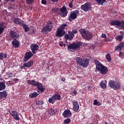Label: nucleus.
Returning a JSON list of instances; mask_svg holds the SVG:
<instances>
[{"instance_id":"obj_1","label":"nucleus","mask_w":124,"mask_h":124,"mask_svg":"<svg viewBox=\"0 0 124 124\" xmlns=\"http://www.w3.org/2000/svg\"><path fill=\"white\" fill-rule=\"evenodd\" d=\"M94 62L96 65L95 71H100L101 74L105 75L108 72V68L106 66L103 65L99 61L94 60Z\"/></svg>"},{"instance_id":"obj_2","label":"nucleus","mask_w":124,"mask_h":124,"mask_svg":"<svg viewBox=\"0 0 124 124\" xmlns=\"http://www.w3.org/2000/svg\"><path fill=\"white\" fill-rule=\"evenodd\" d=\"M78 31L82 38L85 40H91L93 38V34L85 29H80Z\"/></svg>"},{"instance_id":"obj_3","label":"nucleus","mask_w":124,"mask_h":124,"mask_svg":"<svg viewBox=\"0 0 124 124\" xmlns=\"http://www.w3.org/2000/svg\"><path fill=\"white\" fill-rule=\"evenodd\" d=\"M83 45V43L82 42H78V43H73L72 44H70L69 46H68V50L69 51H71V49L72 50H75V51H77V50H79L80 48V46Z\"/></svg>"},{"instance_id":"obj_4","label":"nucleus","mask_w":124,"mask_h":124,"mask_svg":"<svg viewBox=\"0 0 124 124\" xmlns=\"http://www.w3.org/2000/svg\"><path fill=\"white\" fill-rule=\"evenodd\" d=\"M46 25L45 27L42 29V32L44 33H47V31H51L52 29H53V22L51 20H49L46 22Z\"/></svg>"},{"instance_id":"obj_5","label":"nucleus","mask_w":124,"mask_h":124,"mask_svg":"<svg viewBox=\"0 0 124 124\" xmlns=\"http://www.w3.org/2000/svg\"><path fill=\"white\" fill-rule=\"evenodd\" d=\"M108 86L109 87H110L111 89H113V90H115V91H118V90L121 89V85L120 83L112 80H109L108 82Z\"/></svg>"},{"instance_id":"obj_6","label":"nucleus","mask_w":124,"mask_h":124,"mask_svg":"<svg viewBox=\"0 0 124 124\" xmlns=\"http://www.w3.org/2000/svg\"><path fill=\"white\" fill-rule=\"evenodd\" d=\"M78 13L79 11L78 10H76L71 12L70 16L68 17V20L69 22H72V20H75V19L77 18Z\"/></svg>"},{"instance_id":"obj_7","label":"nucleus","mask_w":124,"mask_h":124,"mask_svg":"<svg viewBox=\"0 0 124 124\" xmlns=\"http://www.w3.org/2000/svg\"><path fill=\"white\" fill-rule=\"evenodd\" d=\"M81 9L84 12H88L92 9V5L90 3H85L84 4L81 6Z\"/></svg>"},{"instance_id":"obj_8","label":"nucleus","mask_w":124,"mask_h":124,"mask_svg":"<svg viewBox=\"0 0 124 124\" xmlns=\"http://www.w3.org/2000/svg\"><path fill=\"white\" fill-rule=\"evenodd\" d=\"M36 87L38 89L37 93H38L42 94L45 92V87H44L42 83L39 82V83H37V85Z\"/></svg>"},{"instance_id":"obj_9","label":"nucleus","mask_w":124,"mask_h":124,"mask_svg":"<svg viewBox=\"0 0 124 124\" xmlns=\"http://www.w3.org/2000/svg\"><path fill=\"white\" fill-rule=\"evenodd\" d=\"M30 48L31 50L32 53L35 55L36 53H37V51H38V49H39V46L36 44H32Z\"/></svg>"},{"instance_id":"obj_10","label":"nucleus","mask_w":124,"mask_h":124,"mask_svg":"<svg viewBox=\"0 0 124 124\" xmlns=\"http://www.w3.org/2000/svg\"><path fill=\"white\" fill-rule=\"evenodd\" d=\"M64 34H65V31L62 30V29L61 28H58L56 31L55 36H56V37H62Z\"/></svg>"},{"instance_id":"obj_11","label":"nucleus","mask_w":124,"mask_h":124,"mask_svg":"<svg viewBox=\"0 0 124 124\" xmlns=\"http://www.w3.org/2000/svg\"><path fill=\"white\" fill-rule=\"evenodd\" d=\"M32 56H33V54L32 52H27L24 55L23 62H28V61H29Z\"/></svg>"},{"instance_id":"obj_12","label":"nucleus","mask_w":124,"mask_h":124,"mask_svg":"<svg viewBox=\"0 0 124 124\" xmlns=\"http://www.w3.org/2000/svg\"><path fill=\"white\" fill-rule=\"evenodd\" d=\"M10 36L12 39L14 40V39H17L19 38V34H18V33H17L15 31L11 30L10 31Z\"/></svg>"},{"instance_id":"obj_13","label":"nucleus","mask_w":124,"mask_h":124,"mask_svg":"<svg viewBox=\"0 0 124 124\" xmlns=\"http://www.w3.org/2000/svg\"><path fill=\"white\" fill-rule=\"evenodd\" d=\"M60 11L62 13H60V16L62 17H65L67 16V9H66V7L65 6H62L60 10Z\"/></svg>"},{"instance_id":"obj_14","label":"nucleus","mask_w":124,"mask_h":124,"mask_svg":"<svg viewBox=\"0 0 124 124\" xmlns=\"http://www.w3.org/2000/svg\"><path fill=\"white\" fill-rule=\"evenodd\" d=\"M72 104L73 105V110L75 112H78V110L80 108V106L78 104V101L76 100H73L71 101Z\"/></svg>"},{"instance_id":"obj_15","label":"nucleus","mask_w":124,"mask_h":124,"mask_svg":"<svg viewBox=\"0 0 124 124\" xmlns=\"http://www.w3.org/2000/svg\"><path fill=\"white\" fill-rule=\"evenodd\" d=\"M62 115L64 118H70L72 116V113L69 109L65 110L62 113Z\"/></svg>"},{"instance_id":"obj_16","label":"nucleus","mask_w":124,"mask_h":124,"mask_svg":"<svg viewBox=\"0 0 124 124\" xmlns=\"http://www.w3.org/2000/svg\"><path fill=\"white\" fill-rule=\"evenodd\" d=\"M20 42L16 39H14L12 41V44L14 48H19Z\"/></svg>"},{"instance_id":"obj_17","label":"nucleus","mask_w":124,"mask_h":124,"mask_svg":"<svg viewBox=\"0 0 124 124\" xmlns=\"http://www.w3.org/2000/svg\"><path fill=\"white\" fill-rule=\"evenodd\" d=\"M33 64V61L30 60L29 62L24 63L23 65L24 67H27V68H30L31 67V66Z\"/></svg>"},{"instance_id":"obj_18","label":"nucleus","mask_w":124,"mask_h":124,"mask_svg":"<svg viewBox=\"0 0 124 124\" xmlns=\"http://www.w3.org/2000/svg\"><path fill=\"white\" fill-rule=\"evenodd\" d=\"M110 26H121V21L118 20H113L110 21Z\"/></svg>"},{"instance_id":"obj_19","label":"nucleus","mask_w":124,"mask_h":124,"mask_svg":"<svg viewBox=\"0 0 124 124\" xmlns=\"http://www.w3.org/2000/svg\"><path fill=\"white\" fill-rule=\"evenodd\" d=\"M27 83L28 85H31V86H34V87H36L38 85L37 84H38L39 82L32 79L27 80Z\"/></svg>"},{"instance_id":"obj_20","label":"nucleus","mask_w":124,"mask_h":124,"mask_svg":"<svg viewBox=\"0 0 124 124\" xmlns=\"http://www.w3.org/2000/svg\"><path fill=\"white\" fill-rule=\"evenodd\" d=\"M89 60L88 59H82V61L81 62V64L80 66H82V67H88V65H89Z\"/></svg>"},{"instance_id":"obj_21","label":"nucleus","mask_w":124,"mask_h":124,"mask_svg":"<svg viewBox=\"0 0 124 124\" xmlns=\"http://www.w3.org/2000/svg\"><path fill=\"white\" fill-rule=\"evenodd\" d=\"M6 96H7V92L6 91L4 90L0 92V99H3V98H5Z\"/></svg>"},{"instance_id":"obj_22","label":"nucleus","mask_w":124,"mask_h":124,"mask_svg":"<svg viewBox=\"0 0 124 124\" xmlns=\"http://www.w3.org/2000/svg\"><path fill=\"white\" fill-rule=\"evenodd\" d=\"M14 23L15 24H16L17 25H20L21 26V24H23V23L21 21V19L19 17H15L14 18Z\"/></svg>"},{"instance_id":"obj_23","label":"nucleus","mask_w":124,"mask_h":124,"mask_svg":"<svg viewBox=\"0 0 124 124\" xmlns=\"http://www.w3.org/2000/svg\"><path fill=\"white\" fill-rule=\"evenodd\" d=\"M99 85L102 89H106L107 87V81L106 80L102 81L100 83Z\"/></svg>"},{"instance_id":"obj_24","label":"nucleus","mask_w":124,"mask_h":124,"mask_svg":"<svg viewBox=\"0 0 124 124\" xmlns=\"http://www.w3.org/2000/svg\"><path fill=\"white\" fill-rule=\"evenodd\" d=\"M53 97L54 100H61L62 97H61V95L59 93H56L55 94L52 95Z\"/></svg>"},{"instance_id":"obj_25","label":"nucleus","mask_w":124,"mask_h":124,"mask_svg":"<svg viewBox=\"0 0 124 124\" xmlns=\"http://www.w3.org/2000/svg\"><path fill=\"white\" fill-rule=\"evenodd\" d=\"M6 88V85L4 82H0V92L1 91H4L5 89Z\"/></svg>"},{"instance_id":"obj_26","label":"nucleus","mask_w":124,"mask_h":124,"mask_svg":"<svg viewBox=\"0 0 124 124\" xmlns=\"http://www.w3.org/2000/svg\"><path fill=\"white\" fill-rule=\"evenodd\" d=\"M124 47V43H121L118 46H116V49L118 51H122V49Z\"/></svg>"},{"instance_id":"obj_27","label":"nucleus","mask_w":124,"mask_h":124,"mask_svg":"<svg viewBox=\"0 0 124 124\" xmlns=\"http://www.w3.org/2000/svg\"><path fill=\"white\" fill-rule=\"evenodd\" d=\"M51 11L55 14H59L60 15V9L59 8H52Z\"/></svg>"},{"instance_id":"obj_28","label":"nucleus","mask_w":124,"mask_h":124,"mask_svg":"<svg viewBox=\"0 0 124 124\" xmlns=\"http://www.w3.org/2000/svg\"><path fill=\"white\" fill-rule=\"evenodd\" d=\"M21 26L23 28L25 32H27V31H30V28L28 27L27 25L24 24V23H21Z\"/></svg>"},{"instance_id":"obj_29","label":"nucleus","mask_w":124,"mask_h":124,"mask_svg":"<svg viewBox=\"0 0 124 124\" xmlns=\"http://www.w3.org/2000/svg\"><path fill=\"white\" fill-rule=\"evenodd\" d=\"M76 61L77 62V63H78V64H79V65L80 66H81V65L83 64L82 63V61H83V59H82V58H80V57H77L76 58Z\"/></svg>"},{"instance_id":"obj_30","label":"nucleus","mask_w":124,"mask_h":124,"mask_svg":"<svg viewBox=\"0 0 124 124\" xmlns=\"http://www.w3.org/2000/svg\"><path fill=\"white\" fill-rule=\"evenodd\" d=\"M38 95V93L37 92H34L30 94L29 97L30 98H34V97H36Z\"/></svg>"},{"instance_id":"obj_31","label":"nucleus","mask_w":124,"mask_h":124,"mask_svg":"<svg viewBox=\"0 0 124 124\" xmlns=\"http://www.w3.org/2000/svg\"><path fill=\"white\" fill-rule=\"evenodd\" d=\"M36 105L38 106L39 105H43L44 104V102H43V100H39L38 99H36Z\"/></svg>"},{"instance_id":"obj_32","label":"nucleus","mask_w":124,"mask_h":124,"mask_svg":"<svg viewBox=\"0 0 124 124\" xmlns=\"http://www.w3.org/2000/svg\"><path fill=\"white\" fill-rule=\"evenodd\" d=\"M4 58V59H6L7 58V54L6 53L3 54V52L0 53V60L2 61Z\"/></svg>"},{"instance_id":"obj_33","label":"nucleus","mask_w":124,"mask_h":124,"mask_svg":"<svg viewBox=\"0 0 124 124\" xmlns=\"http://www.w3.org/2000/svg\"><path fill=\"white\" fill-rule=\"evenodd\" d=\"M99 4V5H103V3L106 1V0H94Z\"/></svg>"},{"instance_id":"obj_34","label":"nucleus","mask_w":124,"mask_h":124,"mask_svg":"<svg viewBox=\"0 0 124 124\" xmlns=\"http://www.w3.org/2000/svg\"><path fill=\"white\" fill-rule=\"evenodd\" d=\"M93 104V105H96L97 106H100L102 105V104L100 103V102L97 101V100L96 99L94 100Z\"/></svg>"},{"instance_id":"obj_35","label":"nucleus","mask_w":124,"mask_h":124,"mask_svg":"<svg viewBox=\"0 0 124 124\" xmlns=\"http://www.w3.org/2000/svg\"><path fill=\"white\" fill-rule=\"evenodd\" d=\"M123 38H124V35H119L118 36H117L115 37V39H116V40H118V41H122Z\"/></svg>"},{"instance_id":"obj_36","label":"nucleus","mask_w":124,"mask_h":124,"mask_svg":"<svg viewBox=\"0 0 124 124\" xmlns=\"http://www.w3.org/2000/svg\"><path fill=\"white\" fill-rule=\"evenodd\" d=\"M8 9H9L10 11H12L13 10L16 9V6L15 5H12L8 7Z\"/></svg>"},{"instance_id":"obj_37","label":"nucleus","mask_w":124,"mask_h":124,"mask_svg":"<svg viewBox=\"0 0 124 124\" xmlns=\"http://www.w3.org/2000/svg\"><path fill=\"white\" fill-rule=\"evenodd\" d=\"M68 33L69 35V36L70 37V39H72L73 40V38L75 36L74 35V34L73 33V32H72V31H69L68 32Z\"/></svg>"},{"instance_id":"obj_38","label":"nucleus","mask_w":124,"mask_h":124,"mask_svg":"<svg viewBox=\"0 0 124 124\" xmlns=\"http://www.w3.org/2000/svg\"><path fill=\"white\" fill-rule=\"evenodd\" d=\"M48 101L49 103H52V104H54V102H55V99H54L53 96H52L51 97H50L48 99Z\"/></svg>"},{"instance_id":"obj_39","label":"nucleus","mask_w":124,"mask_h":124,"mask_svg":"<svg viewBox=\"0 0 124 124\" xmlns=\"http://www.w3.org/2000/svg\"><path fill=\"white\" fill-rule=\"evenodd\" d=\"M14 120H16V121H19L20 120V117H19V114L16 113V115L13 116Z\"/></svg>"},{"instance_id":"obj_40","label":"nucleus","mask_w":124,"mask_h":124,"mask_svg":"<svg viewBox=\"0 0 124 124\" xmlns=\"http://www.w3.org/2000/svg\"><path fill=\"white\" fill-rule=\"evenodd\" d=\"M71 122V119L70 118H67V119H65L63 122V124H70Z\"/></svg>"},{"instance_id":"obj_41","label":"nucleus","mask_w":124,"mask_h":124,"mask_svg":"<svg viewBox=\"0 0 124 124\" xmlns=\"http://www.w3.org/2000/svg\"><path fill=\"white\" fill-rule=\"evenodd\" d=\"M9 113H10V114L11 115V116H12V117H13V116H15V115L18 114L16 110H12V112L9 111Z\"/></svg>"},{"instance_id":"obj_42","label":"nucleus","mask_w":124,"mask_h":124,"mask_svg":"<svg viewBox=\"0 0 124 124\" xmlns=\"http://www.w3.org/2000/svg\"><path fill=\"white\" fill-rule=\"evenodd\" d=\"M106 58L108 62H111V61H112V59H111V56L109 54H107L106 55Z\"/></svg>"},{"instance_id":"obj_43","label":"nucleus","mask_w":124,"mask_h":124,"mask_svg":"<svg viewBox=\"0 0 124 124\" xmlns=\"http://www.w3.org/2000/svg\"><path fill=\"white\" fill-rule=\"evenodd\" d=\"M64 37L65 40H72V39H70V37L68 34H66L64 35Z\"/></svg>"},{"instance_id":"obj_44","label":"nucleus","mask_w":124,"mask_h":124,"mask_svg":"<svg viewBox=\"0 0 124 124\" xmlns=\"http://www.w3.org/2000/svg\"><path fill=\"white\" fill-rule=\"evenodd\" d=\"M36 31V30L33 29H31L30 31H29V34H33Z\"/></svg>"},{"instance_id":"obj_45","label":"nucleus","mask_w":124,"mask_h":124,"mask_svg":"<svg viewBox=\"0 0 124 124\" xmlns=\"http://www.w3.org/2000/svg\"><path fill=\"white\" fill-rule=\"evenodd\" d=\"M65 27H66V24H62L61 25L60 27L58 28V29H61V30H62V31H64V29H65Z\"/></svg>"},{"instance_id":"obj_46","label":"nucleus","mask_w":124,"mask_h":124,"mask_svg":"<svg viewBox=\"0 0 124 124\" xmlns=\"http://www.w3.org/2000/svg\"><path fill=\"white\" fill-rule=\"evenodd\" d=\"M119 27H121L122 30H124V21L120 22V25Z\"/></svg>"},{"instance_id":"obj_47","label":"nucleus","mask_w":124,"mask_h":124,"mask_svg":"<svg viewBox=\"0 0 124 124\" xmlns=\"http://www.w3.org/2000/svg\"><path fill=\"white\" fill-rule=\"evenodd\" d=\"M33 1H34V0H27L26 3H28V4H32Z\"/></svg>"},{"instance_id":"obj_48","label":"nucleus","mask_w":124,"mask_h":124,"mask_svg":"<svg viewBox=\"0 0 124 124\" xmlns=\"http://www.w3.org/2000/svg\"><path fill=\"white\" fill-rule=\"evenodd\" d=\"M73 1H74V0H72V1L70 2L69 3V6L70 8H72V7H73Z\"/></svg>"},{"instance_id":"obj_49","label":"nucleus","mask_w":124,"mask_h":124,"mask_svg":"<svg viewBox=\"0 0 124 124\" xmlns=\"http://www.w3.org/2000/svg\"><path fill=\"white\" fill-rule=\"evenodd\" d=\"M4 31V28L1 26H0V34H1L3 31Z\"/></svg>"},{"instance_id":"obj_50","label":"nucleus","mask_w":124,"mask_h":124,"mask_svg":"<svg viewBox=\"0 0 124 124\" xmlns=\"http://www.w3.org/2000/svg\"><path fill=\"white\" fill-rule=\"evenodd\" d=\"M101 37L102 38H105V41H107V40H106V38L107 37V36H106V34H103L102 33V35H101Z\"/></svg>"},{"instance_id":"obj_51","label":"nucleus","mask_w":124,"mask_h":124,"mask_svg":"<svg viewBox=\"0 0 124 124\" xmlns=\"http://www.w3.org/2000/svg\"><path fill=\"white\" fill-rule=\"evenodd\" d=\"M72 31L74 34H76V33H78V31L76 29H73Z\"/></svg>"},{"instance_id":"obj_52","label":"nucleus","mask_w":124,"mask_h":124,"mask_svg":"<svg viewBox=\"0 0 124 124\" xmlns=\"http://www.w3.org/2000/svg\"><path fill=\"white\" fill-rule=\"evenodd\" d=\"M124 52H120L119 53V57L121 58H124Z\"/></svg>"},{"instance_id":"obj_53","label":"nucleus","mask_w":124,"mask_h":124,"mask_svg":"<svg viewBox=\"0 0 124 124\" xmlns=\"http://www.w3.org/2000/svg\"><path fill=\"white\" fill-rule=\"evenodd\" d=\"M13 76V74L12 73H10L8 75V78H12Z\"/></svg>"},{"instance_id":"obj_54","label":"nucleus","mask_w":124,"mask_h":124,"mask_svg":"<svg viewBox=\"0 0 124 124\" xmlns=\"http://www.w3.org/2000/svg\"><path fill=\"white\" fill-rule=\"evenodd\" d=\"M41 3L42 4H46V3H47V1L46 0H42Z\"/></svg>"},{"instance_id":"obj_55","label":"nucleus","mask_w":124,"mask_h":124,"mask_svg":"<svg viewBox=\"0 0 124 124\" xmlns=\"http://www.w3.org/2000/svg\"><path fill=\"white\" fill-rule=\"evenodd\" d=\"M48 113H49V114H50V115H51V113H52V108H48V110H47Z\"/></svg>"},{"instance_id":"obj_56","label":"nucleus","mask_w":124,"mask_h":124,"mask_svg":"<svg viewBox=\"0 0 124 124\" xmlns=\"http://www.w3.org/2000/svg\"><path fill=\"white\" fill-rule=\"evenodd\" d=\"M13 81H14V82H15V83H17V82H18V81H19V79H18V78H14Z\"/></svg>"},{"instance_id":"obj_57","label":"nucleus","mask_w":124,"mask_h":124,"mask_svg":"<svg viewBox=\"0 0 124 124\" xmlns=\"http://www.w3.org/2000/svg\"><path fill=\"white\" fill-rule=\"evenodd\" d=\"M7 2H8V1H11L12 2H13L14 1H16V0H5Z\"/></svg>"},{"instance_id":"obj_58","label":"nucleus","mask_w":124,"mask_h":124,"mask_svg":"<svg viewBox=\"0 0 124 124\" xmlns=\"http://www.w3.org/2000/svg\"><path fill=\"white\" fill-rule=\"evenodd\" d=\"M11 84V83H10V81H8L6 83L7 86H10Z\"/></svg>"},{"instance_id":"obj_59","label":"nucleus","mask_w":124,"mask_h":124,"mask_svg":"<svg viewBox=\"0 0 124 124\" xmlns=\"http://www.w3.org/2000/svg\"><path fill=\"white\" fill-rule=\"evenodd\" d=\"M74 94L75 95H76V94H77V90H74Z\"/></svg>"},{"instance_id":"obj_60","label":"nucleus","mask_w":124,"mask_h":124,"mask_svg":"<svg viewBox=\"0 0 124 124\" xmlns=\"http://www.w3.org/2000/svg\"><path fill=\"white\" fill-rule=\"evenodd\" d=\"M51 1H53V2H58L59 1V0H50Z\"/></svg>"},{"instance_id":"obj_61","label":"nucleus","mask_w":124,"mask_h":124,"mask_svg":"<svg viewBox=\"0 0 124 124\" xmlns=\"http://www.w3.org/2000/svg\"><path fill=\"white\" fill-rule=\"evenodd\" d=\"M62 82H65V78H62Z\"/></svg>"},{"instance_id":"obj_62","label":"nucleus","mask_w":124,"mask_h":124,"mask_svg":"<svg viewBox=\"0 0 124 124\" xmlns=\"http://www.w3.org/2000/svg\"><path fill=\"white\" fill-rule=\"evenodd\" d=\"M120 34H122V35H124V32L123 31H120Z\"/></svg>"},{"instance_id":"obj_63","label":"nucleus","mask_w":124,"mask_h":124,"mask_svg":"<svg viewBox=\"0 0 124 124\" xmlns=\"http://www.w3.org/2000/svg\"><path fill=\"white\" fill-rule=\"evenodd\" d=\"M53 113L55 115V114H56V113L57 112V109H53Z\"/></svg>"},{"instance_id":"obj_64","label":"nucleus","mask_w":124,"mask_h":124,"mask_svg":"<svg viewBox=\"0 0 124 124\" xmlns=\"http://www.w3.org/2000/svg\"><path fill=\"white\" fill-rule=\"evenodd\" d=\"M51 115H54L53 109H51Z\"/></svg>"}]
</instances>
